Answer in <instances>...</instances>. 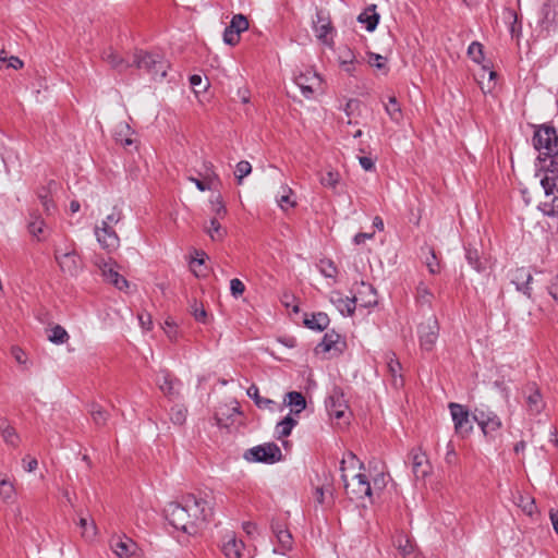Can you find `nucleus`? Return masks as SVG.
I'll return each instance as SVG.
<instances>
[{
  "mask_svg": "<svg viewBox=\"0 0 558 558\" xmlns=\"http://www.w3.org/2000/svg\"><path fill=\"white\" fill-rule=\"evenodd\" d=\"M207 502L193 494H185L177 500V531L181 530L187 536L198 532V523L206 520Z\"/></svg>",
  "mask_w": 558,
  "mask_h": 558,
  "instance_id": "1",
  "label": "nucleus"
},
{
  "mask_svg": "<svg viewBox=\"0 0 558 558\" xmlns=\"http://www.w3.org/2000/svg\"><path fill=\"white\" fill-rule=\"evenodd\" d=\"M544 189L545 198L538 205V208L546 216L558 215V161L550 160L549 166L545 169L544 177L541 179Z\"/></svg>",
  "mask_w": 558,
  "mask_h": 558,
  "instance_id": "2",
  "label": "nucleus"
},
{
  "mask_svg": "<svg viewBox=\"0 0 558 558\" xmlns=\"http://www.w3.org/2000/svg\"><path fill=\"white\" fill-rule=\"evenodd\" d=\"M534 148L539 153V157H555L558 155V134L554 126L542 124L537 126L533 135Z\"/></svg>",
  "mask_w": 558,
  "mask_h": 558,
  "instance_id": "3",
  "label": "nucleus"
},
{
  "mask_svg": "<svg viewBox=\"0 0 558 558\" xmlns=\"http://www.w3.org/2000/svg\"><path fill=\"white\" fill-rule=\"evenodd\" d=\"M131 65H135L140 70L148 73L153 80L161 81L167 74L169 64L159 54L138 51L134 54V60Z\"/></svg>",
  "mask_w": 558,
  "mask_h": 558,
  "instance_id": "4",
  "label": "nucleus"
},
{
  "mask_svg": "<svg viewBox=\"0 0 558 558\" xmlns=\"http://www.w3.org/2000/svg\"><path fill=\"white\" fill-rule=\"evenodd\" d=\"M243 458L252 463L274 464L282 459V452L275 442H266L247 449Z\"/></svg>",
  "mask_w": 558,
  "mask_h": 558,
  "instance_id": "5",
  "label": "nucleus"
},
{
  "mask_svg": "<svg viewBox=\"0 0 558 558\" xmlns=\"http://www.w3.org/2000/svg\"><path fill=\"white\" fill-rule=\"evenodd\" d=\"M472 417L486 437L493 438V433L497 432L502 426L501 418L487 407L476 408Z\"/></svg>",
  "mask_w": 558,
  "mask_h": 558,
  "instance_id": "6",
  "label": "nucleus"
},
{
  "mask_svg": "<svg viewBox=\"0 0 558 558\" xmlns=\"http://www.w3.org/2000/svg\"><path fill=\"white\" fill-rule=\"evenodd\" d=\"M449 410L456 434L461 438L468 437L473 430V417H471L468 409L462 404L451 402Z\"/></svg>",
  "mask_w": 558,
  "mask_h": 558,
  "instance_id": "7",
  "label": "nucleus"
},
{
  "mask_svg": "<svg viewBox=\"0 0 558 558\" xmlns=\"http://www.w3.org/2000/svg\"><path fill=\"white\" fill-rule=\"evenodd\" d=\"M54 258L63 272L76 276L80 270V256L71 245L64 247L57 246L54 250Z\"/></svg>",
  "mask_w": 558,
  "mask_h": 558,
  "instance_id": "8",
  "label": "nucleus"
},
{
  "mask_svg": "<svg viewBox=\"0 0 558 558\" xmlns=\"http://www.w3.org/2000/svg\"><path fill=\"white\" fill-rule=\"evenodd\" d=\"M94 263L101 270V275L106 281L113 284L119 290L129 288L128 280L114 269L111 258L106 259L102 256L96 255Z\"/></svg>",
  "mask_w": 558,
  "mask_h": 558,
  "instance_id": "9",
  "label": "nucleus"
},
{
  "mask_svg": "<svg viewBox=\"0 0 558 558\" xmlns=\"http://www.w3.org/2000/svg\"><path fill=\"white\" fill-rule=\"evenodd\" d=\"M439 326L435 317H429L426 323L418 326L420 345L425 351H432L438 339Z\"/></svg>",
  "mask_w": 558,
  "mask_h": 558,
  "instance_id": "10",
  "label": "nucleus"
},
{
  "mask_svg": "<svg viewBox=\"0 0 558 558\" xmlns=\"http://www.w3.org/2000/svg\"><path fill=\"white\" fill-rule=\"evenodd\" d=\"M222 553L226 558H253L243 541L238 539L233 533L226 535L222 544Z\"/></svg>",
  "mask_w": 558,
  "mask_h": 558,
  "instance_id": "11",
  "label": "nucleus"
},
{
  "mask_svg": "<svg viewBox=\"0 0 558 558\" xmlns=\"http://www.w3.org/2000/svg\"><path fill=\"white\" fill-rule=\"evenodd\" d=\"M328 413L337 420L345 418L349 412L344 395L339 389H333L326 403Z\"/></svg>",
  "mask_w": 558,
  "mask_h": 558,
  "instance_id": "12",
  "label": "nucleus"
},
{
  "mask_svg": "<svg viewBox=\"0 0 558 558\" xmlns=\"http://www.w3.org/2000/svg\"><path fill=\"white\" fill-rule=\"evenodd\" d=\"M294 82L300 87L303 96L306 98H311L314 92L320 86L319 75L312 70L300 72L294 77Z\"/></svg>",
  "mask_w": 558,
  "mask_h": 558,
  "instance_id": "13",
  "label": "nucleus"
},
{
  "mask_svg": "<svg viewBox=\"0 0 558 558\" xmlns=\"http://www.w3.org/2000/svg\"><path fill=\"white\" fill-rule=\"evenodd\" d=\"M94 234L101 248L108 253L114 252L120 246V238L112 228L95 226Z\"/></svg>",
  "mask_w": 558,
  "mask_h": 558,
  "instance_id": "14",
  "label": "nucleus"
},
{
  "mask_svg": "<svg viewBox=\"0 0 558 558\" xmlns=\"http://www.w3.org/2000/svg\"><path fill=\"white\" fill-rule=\"evenodd\" d=\"M345 348V342L341 336L335 331L326 332L322 342L317 345L316 350L330 353L332 356L339 355Z\"/></svg>",
  "mask_w": 558,
  "mask_h": 558,
  "instance_id": "15",
  "label": "nucleus"
},
{
  "mask_svg": "<svg viewBox=\"0 0 558 558\" xmlns=\"http://www.w3.org/2000/svg\"><path fill=\"white\" fill-rule=\"evenodd\" d=\"M353 299L355 300V303H359L364 307H371L377 304V296L374 287L364 281L356 284Z\"/></svg>",
  "mask_w": 558,
  "mask_h": 558,
  "instance_id": "16",
  "label": "nucleus"
},
{
  "mask_svg": "<svg viewBox=\"0 0 558 558\" xmlns=\"http://www.w3.org/2000/svg\"><path fill=\"white\" fill-rule=\"evenodd\" d=\"M313 28L318 40L329 45L328 34L332 31L329 17L323 12L317 11L316 19L313 21Z\"/></svg>",
  "mask_w": 558,
  "mask_h": 558,
  "instance_id": "17",
  "label": "nucleus"
},
{
  "mask_svg": "<svg viewBox=\"0 0 558 558\" xmlns=\"http://www.w3.org/2000/svg\"><path fill=\"white\" fill-rule=\"evenodd\" d=\"M412 472L416 478H424L430 472V465L424 452L414 449L410 453Z\"/></svg>",
  "mask_w": 558,
  "mask_h": 558,
  "instance_id": "18",
  "label": "nucleus"
},
{
  "mask_svg": "<svg viewBox=\"0 0 558 558\" xmlns=\"http://www.w3.org/2000/svg\"><path fill=\"white\" fill-rule=\"evenodd\" d=\"M393 544L402 558H418V549L408 535L400 533L396 536Z\"/></svg>",
  "mask_w": 558,
  "mask_h": 558,
  "instance_id": "19",
  "label": "nucleus"
},
{
  "mask_svg": "<svg viewBox=\"0 0 558 558\" xmlns=\"http://www.w3.org/2000/svg\"><path fill=\"white\" fill-rule=\"evenodd\" d=\"M272 532L278 542V548L274 549L275 553L284 554L286 551L292 549L293 537L288 529H286L282 524L276 523L272 524Z\"/></svg>",
  "mask_w": 558,
  "mask_h": 558,
  "instance_id": "20",
  "label": "nucleus"
},
{
  "mask_svg": "<svg viewBox=\"0 0 558 558\" xmlns=\"http://www.w3.org/2000/svg\"><path fill=\"white\" fill-rule=\"evenodd\" d=\"M111 548L119 558H131L138 549L137 544L126 536L113 539Z\"/></svg>",
  "mask_w": 558,
  "mask_h": 558,
  "instance_id": "21",
  "label": "nucleus"
},
{
  "mask_svg": "<svg viewBox=\"0 0 558 558\" xmlns=\"http://www.w3.org/2000/svg\"><path fill=\"white\" fill-rule=\"evenodd\" d=\"M533 280L532 274L524 267L517 268L513 274L511 281L515 284L517 290L522 292L527 298H531V282Z\"/></svg>",
  "mask_w": 558,
  "mask_h": 558,
  "instance_id": "22",
  "label": "nucleus"
},
{
  "mask_svg": "<svg viewBox=\"0 0 558 558\" xmlns=\"http://www.w3.org/2000/svg\"><path fill=\"white\" fill-rule=\"evenodd\" d=\"M526 409L531 415H537L545 409V401L535 385L527 387Z\"/></svg>",
  "mask_w": 558,
  "mask_h": 558,
  "instance_id": "23",
  "label": "nucleus"
},
{
  "mask_svg": "<svg viewBox=\"0 0 558 558\" xmlns=\"http://www.w3.org/2000/svg\"><path fill=\"white\" fill-rule=\"evenodd\" d=\"M101 59L118 72H122L131 66L112 47L102 50Z\"/></svg>",
  "mask_w": 558,
  "mask_h": 558,
  "instance_id": "24",
  "label": "nucleus"
},
{
  "mask_svg": "<svg viewBox=\"0 0 558 558\" xmlns=\"http://www.w3.org/2000/svg\"><path fill=\"white\" fill-rule=\"evenodd\" d=\"M330 302L337 307L342 315H352L355 310V300L343 296L340 292L330 293Z\"/></svg>",
  "mask_w": 558,
  "mask_h": 558,
  "instance_id": "25",
  "label": "nucleus"
},
{
  "mask_svg": "<svg viewBox=\"0 0 558 558\" xmlns=\"http://www.w3.org/2000/svg\"><path fill=\"white\" fill-rule=\"evenodd\" d=\"M357 21L362 24H365V28L368 32H373L379 22V14L376 12V5L372 4V5L367 7L359 15Z\"/></svg>",
  "mask_w": 558,
  "mask_h": 558,
  "instance_id": "26",
  "label": "nucleus"
},
{
  "mask_svg": "<svg viewBox=\"0 0 558 558\" xmlns=\"http://www.w3.org/2000/svg\"><path fill=\"white\" fill-rule=\"evenodd\" d=\"M386 363H387V368H388V372L390 373L391 377H392V384L396 388L402 386L403 384V380H402V377L400 375V371H401V364L400 362L396 359V354L395 353H387L386 354Z\"/></svg>",
  "mask_w": 558,
  "mask_h": 558,
  "instance_id": "27",
  "label": "nucleus"
},
{
  "mask_svg": "<svg viewBox=\"0 0 558 558\" xmlns=\"http://www.w3.org/2000/svg\"><path fill=\"white\" fill-rule=\"evenodd\" d=\"M353 480L355 481L352 493L356 498L371 497L372 486L364 474H355Z\"/></svg>",
  "mask_w": 558,
  "mask_h": 558,
  "instance_id": "28",
  "label": "nucleus"
},
{
  "mask_svg": "<svg viewBox=\"0 0 558 558\" xmlns=\"http://www.w3.org/2000/svg\"><path fill=\"white\" fill-rule=\"evenodd\" d=\"M329 322L328 315L323 312L314 313L310 317L304 318V324L307 328L318 331L326 329Z\"/></svg>",
  "mask_w": 558,
  "mask_h": 558,
  "instance_id": "29",
  "label": "nucleus"
},
{
  "mask_svg": "<svg viewBox=\"0 0 558 558\" xmlns=\"http://www.w3.org/2000/svg\"><path fill=\"white\" fill-rule=\"evenodd\" d=\"M284 402L291 408L293 414L301 413L306 408V400L301 392L290 391L286 395Z\"/></svg>",
  "mask_w": 558,
  "mask_h": 558,
  "instance_id": "30",
  "label": "nucleus"
},
{
  "mask_svg": "<svg viewBox=\"0 0 558 558\" xmlns=\"http://www.w3.org/2000/svg\"><path fill=\"white\" fill-rule=\"evenodd\" d=\"M355 466H359V469H362L364 466V464L362 462L359 461V459L356 458V456L353 453V452H348L343 459L341 460V463H340V470L342 472L341 474V477H342V481L344 483V487L345 489L349 488V484L347 482V474H345V470L348 468L350 469H355Z\"/></svg>",
  "mask_w": 558,
  "mask_h": 558,
  "instance_id": "31",
  "label": "nucleus"
},
{
  "mask_svg": "<svg viewBox=\"0 0 558 558\" xmlns=\"http://www.w3.org/2000/svg\"><path fill=\"white\" fill-rule=\"evenodd\" d=\"M0 433L7 445L13 447L19 445L20 437L16 430L4 418L0 420Z\"/></svg>",
  "mask_w": 558,
  "mask_h": 558,
  "instance_id": "32",
  "label": "nucleus"
},
{
  "mask_svg": "<svg viewBox=\"0 0 558 558\" xmlns=\"http://www.w3.org/2000/svg\"><path fill=\"white\" fill-rule=\"evenodd\" d=\"M296 424H298V421L295 418H293L291 415L286 416L276 426V430H275L276 437L278 439L288 437Z\"/></svg>",
  "mask_w": 558,
  "mask_h": 558,
  "instance_id": "33",
  "label": "nucleus"
},
{
  "mask_svg": "<svg viewBox=\"0 0 558 558\" xmlns=\"http://www.w3.org/2000/svg\"><path fill=\"white\" fill-rule=\"evenodd\" d=\"M206 258L207 255L204 251H195L194 256H191L190 268L195 276L199 277L205 275L204 263Z\"/></svg>",
  "mask_w": 558,
  "mask_h": 558,
  "instance_id": "34",
  "label": "nucleus"
},
{
  "mask_svg": "<svg viewBox=\"0 0 558 558\" xmlns=\"http://www.w3.org/2000/svg\"><path fill=\"white\" fill-rule=\"evenodd\" d=\"M385 110L393 122L399 123L402 120L401 106L396 97L391 96L388 98V102L385 104Z\"/></svg>",
  "mask_w": 558,
  "mask_h": 558,
  "instance_id": "35",
  "label": "nucleus"
},
{
  "mask_svg": "<svg viewBox=\"0 0 558 558\" xmlns=\"http://www.w3.org/2000/svg\"><path fill=\"white\" fill-rule=\"evenodd\" d=\"M340 173L335 170H329L325 174H322L319 178V182L323 186L331 189L335 193H337V186L340 183Z\"/></svg>",
  "mask_w": 558,
  "mask_h": 558,
  "instance_id": "36",
  "label": "nucleus"
},
{
  "mask_svg": "<svg viewBox=\"0 0 558 558\" xmlns=\"http://www.w3.org/2000/svg\"><path fill=\"white\" fill-rule=\"evenodd\" d=\"M132 131L128 123L121 122L116 126L114 138L117 142L124 143V145H131L133 143L130 137Z\"/></svg>",
  "mask_w": 558,
  "mask_h": 558,
  "instance_id": "37",
  "label": "nucleus"
},
{
  "mask_svg": "<svg viewBox=\"0 0 558 558\" xmlns=\"http://www.w3.org/2000/svg\"><path fill=\"white\" fill-rule=\"evenodd\" d=\"M45 222L39 215L31 214V220L28 222V231L37 240H41L40 234L44 233Z\"/></svg>",
  "mask_w": 558,
  "mask_h": 558,
  "instance_id": "38",
  "label": "nucleus"
},
{
  "mask_svg": "<svg viewBox=\"0 0 558 558\" xmlns=\"http://www.w3.org/2000/svg\"><path fill=\"white\" fill-rule=\"evenodd\" d=\"M69 338L68 331L60 325L53 326L48 335V340L54 344H63Z\"/></svg>",
  "mask_w": 558,
  "mask_h": 558,
  "instance_id": "39",
  "label": "nucleus"
},
{
  "mask_svg": "<svg viewBox=\"0 0 558 558\" xmlns=\"http://www.w3.org/2000/svg\"><path fill=\"white\" fill-rule=\"evenodd\" d=\"M216 193H213L210 196V204H211V210L215 214V217L217 218H223L227 214V209L225 206V203L222 201V196L218 191H215Z\"/></svg>",
  "mask_w": 558,
  "mask_h": 558,
  "instance_id": "40",
  "label": "nucleus"
},
{
  "mask_svg": "<svg viewBox=\"0 0 558 558\" xmlns=\"http://www.w3.org/2000/svg\"><path fill=\"white\" fill-rule=\"evenodd\" d=\"M293 191L289 186H282V194L277 197V203L282 210H287L296 205V202L292 199Z\"/></svg>",
  "mask_w": 558,
  "mask_h": 558,
  "instance_id": "41",
  "label": "nucleus"
},
{
  "mask_svg": "<svg viewBox=\"0 0 558 558\" xmlns=\"http://www.w3.org/2000/svg\"><path fill=\"white\" fill-rule=\"evenodd\" d=\"M191 180L195 183L196 187L202 192L206 191V190H209L213 192L218 191V189L220 186V180L216 175L208 177L205 181L194 179V178H191Z\"/></svg>",
  "mask_w": 558,
  "mask_h": 558,
  "instance_id": "42",
  "label": "nucleus"
},
{
  "mask_svg": "<svg viewBox=\"0 0 558 558\" xmlns=\"http://www.w3.org/2000/svg\"><path fill=\"white\" fill-rule=\"evenodd\" d=\"M157 384L159 386V389L167 396H171L172 395V390H173V385H172V379L170 377V374L161 371L160 373H158L157 375Z\"/></svg>",
  "mask_w": 558,
  "mask_h": 558,
  "instance_id": "43",
  "label": "nucleus"
},
{
  "mask_svg": "<svg viewBox=\"0 0 558 558\" xmlns=\"http://www.w3.org/2000/svg\"><path fill=\"white\" fill-rule=\"evenodd\" d=\"M218 219L219 218L214 217L210 220L209 226L206 227V232L214 241L221 240L226 233V231L222 229L221 225L219 223Z\"/></svg>",
  "mask_w": 558,
  "mask_h": 558,
  "instance_id": "44",
  "label": "nucleus"
},
{
  "mask_svg": "<svg viewBox=\"0 0 558 558\" xmlns=\"http://www.w3.org/2000/svg\"><path fill=\"white\" fill-rule=\"evenodd\" d=\"M247 396L250 398H252L254 401H255V404L258 407V408H267L269 404L272 403V400L268 399V398H263L259 396V390H258V387L255 386V385H252L247 388Z\"/></svg>",
  "mask_w": 558,
  "mask_h": 558,
  "instance_id": "45",
  "label": "nucleus"
},
{
  "mask_svg": "<svg viewBox=\"0 0 558 558\" xmlns=\"http://www.w3.org/2000/svg\"><path fill=\"white\" fill-rule=\"evenodd\" d=\"M80 527L82 529V535L83 537L87 538V539H92L96 536L97 534V527H96V524L95 522L92 520V521H88L86 518H81L80 519Z\"/></svg>",
  "mask_w": 558,
  "mask_h": 558,
  "instance_id": "46",
  "label": "nucleus"
},
{
  "mask_svg": "<svg viewBox=\"0 0 558 558\" xmlns=\"http://www.w3.org/2000/svg\"><path fill=\"white\" fill-rule=\"evenodd\" d=\"M465 258L476 271L481 272L485 270V267L480 259L477 250L468 248L465 252Z\"/></svg>",
  "mask_w": 558,
  "mask_h": 558,
  "instance_id": "47",
  "label": "nucleus"
},
{
  "mask_svg": "<svg viewBox=\"0 0 558 558\" xmlns=\"http://www.w3.org/2000/svg\"><path fill=\"white\" fill-rule=\"evenodd\" d=\"M229 27L236 31L238 34H241L248 27L247 19L242 14H236L232 17Z\"/></svg>",
  "mask_w": 558,
  "mask_h": 558,
  "instance_id": "48",
  "label": "nucleus"
},
{
  "mask_svg": "<svg viewBox=\"0 0 558 558\" xmlns=\"http://www.w3.org/2000/svg\"><path fill=\"white\" fill-rule=\"evenodd\" d=\"M251 172H252V166L248 161L242 160V161L238 162L236 167H235V171H234L238 183L241 184L242 180L246 175H248Z\"/></svg>",
  "mask_w": 558,
  "mask_h": 558,
  "instance_id": "49",
  "label": "nucleus"
},
{
  "mask_svg": "<svg viewBox=\"0 0 558 558\" xmlns=\"http://www.w3.org/2000/svg\"><path fill=\"white\" fill-rule=\"evenodd\" d=\"M433 293L428 290V288L421 282L417 287V301L421 304H430L433 301Z\"/></svg>",
  "mask_w": 558,
  "mask_h": 558,
  "instance_id": "50",
  "label": "nucleus"
},
{
  "mask_svg": "<svg viewBox=\"0 0 558 558\" xmlns=\"http://www.w3.org/2000/svg\"><path fill=\"white\" fill-rule=\"evenodd\" d=\"M122 219V213L117 207H113L111 214H109L102 221L101 227L112 228Z\"/></svg>",
  "mask_w": 558,
  "mask_h": 558,
  "instance_id": "51",
  "label": "nucleus"
},
{
  "mask_svg": "<svg viewBox=\"0 0 558 558\" xmlns=\"http://www.w3.org/2000/svg\"><path fill=\"white\" fill-rule=\"evenodd\" d=\"M469 57L476 63H480L483 59V47L480 43H472L468 48Z\"/></svg>",
  "mask_w": 558,
  "mask_h": 558,
  "instance_id": "52",
  "label": "nucleus"
},
{
  "mask_svg": "<svg viewBox=\"0 0 558 558\" xmlns=\"http://www.w3.org/2000/svg\"><path fill=\"white\" fill-rule=\"evenodd\" d=\"M90 414L96 424L101 425L107 421V412L102 410L99 405H93L90 410Z\"/></svg>",
  "mask_w": 558,
  "mask_h": 558,
  "instance_id": "53",
  "label": "nucleus"
},
{
  "mask_svg": "<svg viewBox=\"0 0 558 558\" xmlns=\"http://www.w3.org/2000/svg\"><path fill=\"white\" fill-rule=\"evenodd\" d=\"M320 272L326 278H333L337 274V268L331 260H322L320 262Z\"/></svg>",
  "mask_w": 558,
  "mask_h": 558,
  "instance_id": "54",
  "label": "nucleus"
},
{
  "mask_svg": "<svg viewBox=\"0 0 558 558\" xmlns=\"http://www.w3.org/2000/svg\"><path fill=\"white\" fill-rule=\"evenodd\" d=\"M38 197L40 199V203H41L46 214L51 215L54 211L56 206H54L53 202L48 198L47 192L38 193Z\"/></svg>",
  "mask_w": 558,
  "mask_h": 558,
  "instance_id": "55",
  "label": "nucleus"
},
{
  "mask_svg": "<svg viewBox=\"0 0 558 558\" xmlns=\"http://www.w3.org/2000/svg\"><path fill=\"white\" fill-rule=\"evenodd\" d=\"M230 291L234 298L241 296L245 291V286L240 279H232L230 281Z\"/></svg>",
  "mask_w": 558,
  "mask_h": 558,
  "instance_id": "56",
  "label": "nucleus"
},
{
  "mask_svg": "<svg viewBox=\"0 0 558 558\" xmlns=\"http://www.w3.org/2000/svg\"><path fill=\"white\" fill-rule=\"evenodd\" d=\"M192 315L198 323L205 324L207 322V313L202 305L195 302L192 306Z\"/></svg>",
  "mask_w": 558,
  "mask_h": 558,
  "instance_id": "57",
  "label": "nucleus"
},
{
  "mask_svg": "<svg viewBox=\"0 0 558 558\" xmlns=\"http://www.w3.org/2000/svg\"><path fill=\"white\" fill-rule=\"evenodd\" d=\"M340 64H349L354 63L355 54L350 48H343L339 53Z\"/></svg>",
  "mask_w": 558,
  "mask_h": 558,
  "instance_id": "58",
  "label": "nucleus"
},
{
  "mask_svg": "<svg viewBox=\"0 0 558 558\" xmlns=\"http://www.w3.org/2000/svg\"><path fill=\"white\" fill-rule=\"evenodd\" d=\"M240 34L236 33V31H233L229 26L225 29L223 33V40L228 45H235L239 43Z\"/></svg>",
  "mask_w": 558,
  "mask_h": 558,
  "instance_id": "59",
  "label": "nucleus"
},
{
  "mask_svg": "<svg viewBox=\"0 0 558 558\" xmlns=\"http://www.w3.org/2000/svg\"><path fill=\"white\" fill-rule=\"evenodd\" d=\"M430 257L426 258V266L430 274H437L439 271V265L436 262V256L433 250H429Z\"/></svg>",
  "mask_w": 558,
  "mask_h": 558,
  "instance_id": "60",
  "label": "nucleus"
},
{
  "mask_svg": "<svg viewBox=\"0 0 558 558\" xmlns=\"http://www.w3.org/2000/svg\"><path fill=\"white\" fill-rule=\"evenodd\" d=\"M361 107V102L357 99H350L344 107L345 114L350 118Z\"/></svg>",
  "mask_w": 558,
  "mask_h": 558,
  "instance_id": "61",
  "label": "nucleus"
},
{
  "mask_svg": "<svg viewBox=\"0 0 558 558\" xmlns=\"http://www.w3.org/2000/svg\"><path fill=\"white\" fill-rule=\"evenodd\" d=\"M12 355L14 357V360L19 363V364H26V354L25 352L20 349V348H13L12 349Z\"/></svg>",
  "mask_w": 558,
  "mask_h": 558,
  "instance_id": "62",
  "label": "nucleus"
},
{
  "mask_svg": "<svg viewBox=\"0 0 558 558\" xmlns=\"http://www.w3.org/2000/svg\"><path fill=\"white\" fill-rule=\"evenodd\" d=\"M37 466H38L37 459H35V458L23 459V468L25 471L33 472L37 469Z\"/></svg>",
  "mask_w": 558,
  "mask_h": 558,
  "instance_id": "63",
  "label": "nucleus"
},
{
  "mask_svg": "<svg viewBox=\"0 0 558 558\" xmlns=\"http://www.w3.org/2000/svg\"><path fill=\"white\" fill-rule=\"evenodd\" d=\"M549 294L555 299L558 300V277L553 280L550 286L548 287Z\"/></svg>",
  "mask_w": 558,
  "mask_h": 558,
  "instance_id": "64",
  "label": "nucleus"
}]
</instances>
